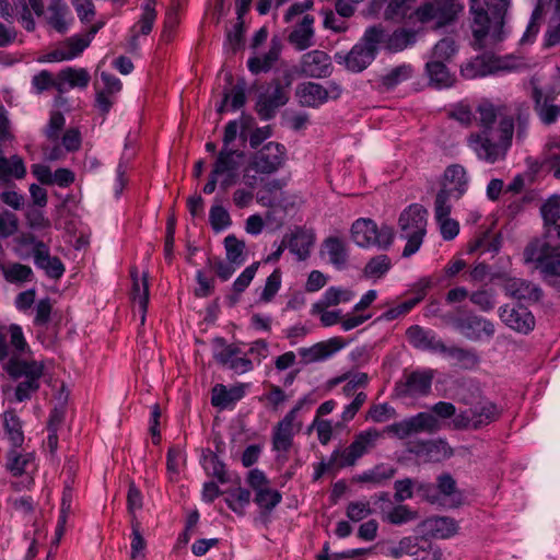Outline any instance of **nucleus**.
<instances>
[{"instance_id":"nucleus-57","label":"nucleus","mask_w":560,"mask_h":560,"mask_svg":"<svg viewBox=\"0 0 560 560\" xmlns=\"http://www.w3.org/2000/svg\"><path fill=\"white\" fill-rule=\"evenodd\" d=\"M395 469L388 465L381 464L376 465L372 469L363 471L359 477L360 482H370L373 485H382L384 481L393 478Z\"/></svg>"},{"instance_id":"nucleus-39","label":"nucleus","mask_w":560,"mask_h":560,"mask_svg":"<svg viewBox=\"0 0 560 560\" xmlns=\"http://www.w3.org/2000/svg\"><path fill=\"white\" fill-rule=\"evenodd\" d=\"M314 241L315 236L312 232L298 230L292 234L288 247L299 260H305L310 256Z\"/></svg>"},{"instance_id":"nucleus-49","label":"nucleus","mask_w":560,"mask_h":560,"mask_svg":"<svg viewBox=\"0 0 560 560\" xmlns=\"http://www.w3.org/2000/svg\"><path fill=\"white\" fill-rule=\"evenodd\" d=\"M201 464L208 475L217 478L221 483L228 481L225 465L214 452L203 451Z\"/></svg>"},{"instance_id":"nucleus-59","label":"nucleus","mask_w":560,"mask_h":560,"mask_svg":"<svg viewBox=\"0 0 560 560\" xmlns=\"http://www.w3.org/2000/svg\"><path fill=\"white\" fill-rule=\"evenodd\" d=\"M440 353L446 354L464 368H471L478 363V355L475 351L459 347H446Z\"/></svg>"},{"instance_id":"nucleus-5","label":"nucleus","mask_w":560,"mask_h":560,"mask_svg":"<svg viewBox=\"0 0 560 560\" xmlns=\"http://www.w3.org/2000/svg\"><path fill=\"white\" fill-rule=\"evenodd\" d=\"M8 332L10 335L12 355L4 366L5 371L12 378L24 376L27 380L39 381L44 373V364L39 361H28L19 358V355L30 350L21 326L12 324L9 326Z\"/></svg>"},{"instance_id":"nucleus-8","label":"nucleus","mask_w":560,"mask_h":560,"mask_svg":"<svg viewBox=\"0 0 560 560\" xmlns=\"http://www.w3.org/2000/svg\"><path fill=\"white\" fill-rule=\"evenodd\" d=\"M525 264H532L545 277H560V247L534 240L524 249Z\"/></svg>"},{"instance_id":"nucleus-34","label":"nucleus","mask_w":560,"mask_h":560,"mask_svg":"<svg viewBox=\"0 0 560 560\" xmlns=\"http://www.w3.org/2000/svg\"><path fill=\"white\" fill-rule=\"evenodd\" d=\"M314 16L304 14L301 22L289 35V42L298 50H305L314 44Z\"/></svg>"},{"instance_id":"nucleus-53","label":"nucleus","mask_w":560,"mask_h":560,"mask_svg":"<svg viewBox=\"0 0 560 560\" xmlns=\"http://www.w3.org/2000/svg\"><path fill=\"white\" fill-rule=\"evenodd\" d=\"M141 10L140 19L131 28H137L139 35L145 36L152 31L156 20L155 0H144Z\"/></svg>"},{"instance_id":"nucleus-62","label":"nucleus","mask_w":560,"mask_h":560,"mask_svg":"<svg viewBox=\"0 0 560 560\" xmlns=\"http://www.w3.org/2000/svg\"><path fill=\"white\" fill-rule=\"evenodd\" d=\"M417 538L404 537L397 546L390 547L387 555L393 558H401L402 556H413L418 552Z\"/></svg>"},{"instance_id":"nucleus-26","label":"nucleus","mask_w":560,"mask_h":560,"mask_svg":"<svg viewBox=\"0 0 560 560\" xmlns=\"http://www.w3.org/2000/svg\"><path fill=\"white\" fill-rule=\"evenodd\" d=\"M534 109L544 125H552L560 117V105L553 103V98L545 95L540 88L535 86L532 91Z\"/></svg>"},{"instance_id":"nucleus-29","label":"nucleus","mask_w":560,"mask_h":560,"mask_svg":"<svg viewBox=\"0 0 560 560\" xmlns=\"http://www.w3.org/2000/svg\"><path fill=\"white\" fill-rule=\"evenodd\" d=\"M28 5L30 3L26 0H12V3L8 0H0V18L11 21L13 12H15L22 26L27 32H32L35 30L36 24Z\"/></svg>"},{"instance_id":"nucleus-43","label":"nucleus","mask_w":560,"mask_h":560,"mask_svg":"<svg viewBox=\"0 0 560 560\" xmlns=\"http://www.w3.org/2000/svg\"><path fill=\"white\" fill-rule=\"evenodd\" d=\"M476 113L478 114L477 120L480 130H497L495 122L500 121L501 116H506L501 113L500 107L489 101H481L476 108Z\"/></svg>"},{"instance_id":"nucleus-22","label":"nucleus","mask_w":560,"mask_h":560,"mask_svg":"<svg viewBox=\"0 0 560 560\" xmlns=\"http://www.w3.org/2000/svg\"><path fill=\"white\" fill-rule=\"evenodd\" d=\"M319 255L324 261L337 270H343L349 262V247L346 241L338 236L325 238L320 246Z\"/></svg>"},{"instance_id":"nucleus-19","label":"nucleus","mask_w":560,"mask_h":560,"mask_svg":"<svg viewBox=\"0 0 560 560\" xmlns=\"http://www.w3.org/2000/svg\"><path fill=\"white\" fill-rule=\"evenodd\" d=\"M455 328L468 340L479 341L494 336V324L479 315H468L454 322Z\"/></svg>"},{"instance_id":"nucleus-36","label":"nucleus","mask_w":560,"mask_h":560,"mask_svg":"<svg viewBox=\"0 0 560 560\" xmlns=\"http://www.w3.org/2000/svg\"><path fill=\"white\" fill-rule=\"evenodd\" d=\"M435 24L434 28L444 27L454 22L464 9L459 0H434Z\"/></svg>"},{"instance_id":"nucleus-41","label":"nucleus","mask_w":560,"mask_h":560,"mask_svg":"<svg viewBox=\"0 0 560 560\" xmlns=\"http://www.w3.org/2000/svg\"><path fill=\"white\" fill-rule=\"evenodd\" d=\"M427 532L439 539H446L457 533V523L451 517H433L423 523Z\"/></svg>"},{"instance_id":"nucleus-21","label":"nucleus","mask_w":560,"mask_h":560,"mask_svg":"<svg viewBox=\"0 0 560 560\" xmlns=\"http://www.w3.org/2000/svg\"><path fill=\"white\" fill-rule=\"evenodd\" d=\"M499 317L511 329L520 334H528L535 327L534 315L524 306L503 305L499 308Z\"/></svg>"},{"instance_id":"nucleus-11","label":"nucleus","mask_w":560,"mask_h":560,"mask_svg":"<svg viewBox=\"0 0 560 560\" xmlns=\"http://www.w3.org/2000/svg\"><path fill=\"white\" fill-rule=\"evenodd\" d=\"M342 94V88L336 81H329L327 86L307 81L296 86L295 95L299 103L306 107H319L328 100H337Z\"/></svg>"},{"instance_id":"nucleus-64","label":"nucleus","mask_w":560,"mask_h":560,"mask_svg":"<svg viewBox=\"0 0 560 560\" xmlns=\"http://www.w3.org/2000/svg\"><path fill=\"white\" fill-rule=\"evenodd\" d=\"M469 299L481 312H491L495 306L494 294L489 290L481 289L474 291L469 295Z\"/></svg>"},{"instance_id":"nucleus-1","label":"nucleus","mask_w":560,"mask_h":560,"mask_svg":"<svg viewBox=\"0 0 560 560\" xmlns=\"http://www.w3.org/2000/svg\"><path fill=\"white\" fill-rule=\"evenodd\" d=\"M511 0H469L472 46L476 49H490L501 43L506 35L504 18Z\"/></svg>"},{"instance_id":"nucleus-45","label":"nucleus","mask_w":560,"mask_h":560,"mask_svg":"<svg viewBox=\"0 0 560 560\" xmlns=\"http://www.w3.org/2000/svg\"><path fill=\"white\" fill-rule=\"evenodd\" d=\"M33 453H21L18 451V447H12L7 454V469L13 476H21L27 472V469L33 464Z\"/></svg>"},{"instance_id":"nucleus-50","label":"nucleus","mask_w":560,"mask_h":560,"mask_svg":"<svg viewBox=\"0 0 560 560\" xmlns=\"http://www.w3.org/2000/svg\"><path fill=\"white\" fill-rule=\"evenodd\" d=\"M4 279L10 283L31 282L34 272L30 266L20 262H10L1 267Z\"/></svg>"},{"instance_id":"nucleus-3","label":"nucleus","mask_w":560,"mask_h":560,"mask_svg":"<svg viewBox=\"0 0 560 560\" xmlns=\"http://www.w3.org/2000/svg\"><path fill=\"white\" fill-rule=\"evenodd\" d=\"M288 160L283 144L270 141L262 145L249 158L243 170L242 182L248 188H256L264 183L265 177L279 172Z\"/></svg>"},{"instance_id":"nucleus-32","label":"nucleus","mask_w":560,"mask_h":560,"mask_svg":"<svg viewBox=\"0 0 560 560\" xmlns=\"http://www.w3.org/2000/svg\"><path fill=\"white\" fill-rule=\"evenodd\" d=\"M500 68L499 61L494 57L482 55L463 65L460 73L464 78L472 80L493 74Z\"/></svg>"},{"instance_id":"nucleus-9","label":"nucleus","mask_w":560,"mask_h":560,"mask_svg":"<svg viewBox=\"0 0 560 560\" xmlns=\"http://www.w3.org/2000/svg\"><path fill=\"white\" fill-rule=\"evenodd\" d=\"M243 158L244 152L236 149L221 148L218 152L211 173L221 182L222 190L238 182Z\"/></svg>"},{"instance_id":"nucleus-54","label":"nucleus","mask_w":560,"mask_h":560,"mask_svg":"<svg viewBox=\"0 0 560 560\" xmlns=\"http://www.w3.org/2000/svg\"><path fill=\"white\" fill-rule=\"evenodd\" d=\"M413 74V68L410 65H399L390 70H388L384 75H382V84L386 89H394L398 84L409 80Z\"/></svg>"},{"instance_id":"nucleus-23","label":"nucleus","mask_w":560,"mask_h":560,"mask_svg":"<svg viewBox=\"0 0 560 560\" xmlns=\"http://www.w3.org/2000/svg\"><path fill=\"white\" fill-rule=\"evenodd\" d=\"M408 342L416 349L422 351L438 352L445 349L444 342L438 338L431 329H425L419 325L410 326L406 331Z\"/></svg>"},{"instance_id":"nucleus-48","label":"nucleus","mask_w":560,"mask_h":560,"mask_svg":"<svg viewBox=\"0 0 560 560\" xmlns=\"http://www.w3.org/2000/svg\"><path fill=\"white\" fill-rule=\"evenodd\" d=\"M132 277V298L135 303L138 304L140 312L142 313L141 322H144L145 312L149 304V284L147 277L143 276L141 279L138 278L136 270L131 271Z\"/></svg>"},{"instance_id":"nucleus-30","label":"nucleus","mask_w":560,"mask_h":560,"mask_svg":"<svg viewBox=\"0 0 560 560\" xmlns=\"http://www.w3.org/2000/svg\"><path fill=\"white\" fill-rule=\"evenodd\" d=\"M245 384H237L232 387L217 384L211 392V404L220 409L233 408L245 396Z\"/></svg>"},{"instance_id":"nucleus-35","label":"nucleus","mask_w":560,"mask_h":560,"mask_svg":"<svg viewBox=\"0 0 560 560\" xmlns=\"http://www.w3.org/2000/svg\"><path fill=\"white\" fill-rule=\"evenodd\" d=\"M411 452L418 456H425L429 460L440 462L450 458L453 455V450L445 440H430L423 441L410 448Z\"/></svg>"},{"instance_id":"nucleus-4","label":"nucleus","mask_w":560,"mask_h":560,"mask_svg":"<svg viewBox=\"0 0 560 560\" xmlns=\"http://www.w3.org/2000/svg\"><path fill=\"white\" fill-rule=\"evenodd\" d=\"M428 211L419 203L407 207L398 218L399 237L406 241L401 256L409 258L421 248L427 235Z\"/></svg>"},{"instance_id":"nucleus-51","label":"nucleus","mask_w":560,"mask_h":560,"mask_svg":"<svg viewBox=\"0 0 560 560\" xmlns=\"http://www.w3.org/2000/svg\"><path fill=\"white\" fill-rule=\"evenodd\" d=\"M246 101L245 95V86L244 84L234 85L230 92L224 93V96L220 104L218 105V113L222 114L228 109L237 110L240 109Z\"/></svg>"},{"instance_id":"nucleus-40","label":"nucleus","mask_w":560,"mask_h":560,"mask_svg":"<svg viewBox=\"0 0 560 560\" xmlns=\"http://www.w3.org/2000/svg\"><path fill=\"white\" fill-rule=\"evenodd\" d=\"M355 296V292L349 288L332 285L325 290L322 298L317 301L316 308L337 306L341 303H348Z\"/></svg>"},{"instance_id":"nucleus-27","label":"nucleus","mask_w":560,"mask_h":560,"mask_svg":"<svg viewBox=\"0 0 560 560\" xmlns=\"http://www.w3.org/2000/svg\"><path fill=\"white\" fill-rule=\"evenodd\" d=\"M91 77L84 68L67 67L59 71L55 79V89L59 93H65L70 89H85L90 83Z\"/></svg>"},{"instance_id":"nucleus-33","label":"nucleus","mask_w":560,"mask_h":560,"mask_svg":"<svg viewBox=\"0 0 560 560\" xmlns=\"http://www.w3.org/2000/svg\"><path fill=\"white\" fill-rule=\"evenodd\" d=\"M90 40L83 37L72 36L63 42L59 47L50 51L46 60L49 62H59L72 60L80 56L89 46Z\"/></svg>"},{"instance_id":"nucleus-44","label":"nucleus","mask_w":560,"mask_h":560,"mask_svg":"<svg viewBox=\"0 0 560 560\" xmlns=\"http://www.w3.org/2000/svg\"><path fill=\"white\" fill-rule=\"evenodd\" d=\"M26 168L23 160L13 155L10 159L0 156V183H9L12 178L21 179L25 176Z\"/></svg>"},{"instance_id":"nucleus-52","label":"nucleus","mask_w":560,"mask_h":560,"mask_svg":"<svg viewBox=\"0 0 560 560\" xmlns=\"http://www.w3.org/2000/svg\"><path fill=\"white\" fill-rule=\"evenodd\" d=\"M415 34L407 30H398L392 34L384 32V38L381 44L385 45L390 51H400L413 43Z\"/></svg>"},{"instance_id":"nucleus-28","label":"nucleus","mask_w":560,"mask_h":560,"mask_svg":"<svg viewBox=\"0 0 560 560\" xmlns=\"http://www.w3.org/2000/svg\"><path fill=\"white\" fill-rule=\"evenodd\" d=\"M503 290L512 299L525 302H536L541 296V290L530 281L521 278H508Z\"/></svg>"},{"instance_id":"nucleus-55","label":"nucleus","mask_w":560,"mask_h":560,"mask_svg":"<svg viewBox=\"0 0 560 560\" xmlns=\"http://www.w3.org/2000/svg\"><path fill=\"white\" fill-rule=\"evenodd\" d=\"M226 259L236 267L245 262V243L234 235L224 238Z\"/></svg>"},{"instance_id":"nucleus-7","label":"nucleus","mask_w":560,"mask_h":560,"mask_svg":"<svg viewBox=\"0 0 560 560\" xmlns=\"http://www.w3.org/2000/svg\"><path fill=\"white\" fill-rule=\"evenodd\" d=\"M384 38V31L381 27H370L365 31L362 39L355 44L342 59L346 68L354 73L366 69L376 57L377 47Z\"/></svg>"},{"instance_id":"nucleus-13","label":"nucleus","mask_w":560,"mask_h":560,"mask_svg":"<svg viewBox=\"0 0 560 560\" xmlns=\"http://www.w3.org/2000/svg\"><path fill=\"white\" fill-rule=\"evenodd\" d=\"M30 7L37 16H44L47 24L58 33H66L73 16L68 5L62 0L49 1L45 10L43 0H28Z\"/></svg>"},{"instance_id":"nucleus-15","label":"nucleus","mask_w":560,"mask_h":560,"mask_svg":"<svg viewBox=\"0 0 560 560\" xmlns=\"http://www.w3.org/2000/svg\"><path fill=\"white\" fill-rule=\"evenodd\" d=\"M303 400H300L282 420H280L272 431V450L287 454L292 444L295 433L301 430V422L296 421L298 412L303 406Z\"/></svg>"},{"instance_id":"nucleus-63","label":"nucleus","mask_w":560,"mask_h":560,"mask_svg":"<svg viewBox=\"0 0 560 560\" xmlns=\"http://www.w3.org/2000/svg\"><path fill=\"white\" fill-rule=\"evenodd\" d=\"M372 514L369 501H352L347 505L346 515L354 523H358Z\"/></svg>"},{"instance_id":"nucleus-14","label":"nucleus","mask_w":560,"mask_h":560,"mask_svg":"<svg viewBox=\"0 0 560 560\" xmlns=\"http://www.w3.org/2000/svg\"><path fill=\"white\" fill-rule=\"evenodd\" d=\"M469 176L466 168L460 164L448 165L441 180V188L435 198L443 197V200L451 202L459 200L468 190Z\"/></svg>"},{"instance_id":"nucleus-31","label":"nucleus","mask_w":560,"mask_h":560,"mask_svg":"<svg viewBox=\"0 0 560 560\" xmlns=\"http://www.w3.org/2000/svg\"><path fill=\"white\" fill-rule=\"evenodd\" d=\"M33 256L35 265L45 270L48 277L58 279L63 275V264L58 257L50 256L48 247L43 242H36Z\"/></svg>"},{"instance_id":"nucleus-10","label":"nucleus","mask_w":560,"mask_h":560,"mask_svg":"<svg viewBox=\"0 0 560 560\" xmlns=\"http://www.w3.org/2000/svg\"><path fill=\"white\" fill-rule=\"evenodd\" d=\"M440 429L441 424L435 416L431 412H419L387 425L383 432L404 440L421 432L433 433Z\"/></svg>"},{"instance_id":"nucleus-37","label":"nucleus","mask_w":560,"mask_h":560,"mask_svg":"<svg viewBox=\"0 0 560 560\" xmlns=\"http://www.w3.org/2000/svg\"><path fill=\"white\" fill-rule=\"evenodd\" d=\"M540 213L547 232L555 231L560 238V195L548 198L540 207Z\"/></svg>"},{"instance_id":"nucleus-61","label":"nucleus","mask_w":560,"mask_h":560,"mask_svg":"<svg viewBox=\"0 0 560 560\" xmlns=\"http://www.w3.org/2000/svg\"><path fill=\"white\" fill-rule=\"evenodd\" d=\"M392 267L390 259L387 255H378L373 257L364 267V276L369 278H381Z\"/></svg>"},{"instance_id":"nucleus-42","label":"nucleus","mask_w":560,"mask_h":560,"mask_svg":"<svg viewBox=\"0 0 560 560\" xmlns=\"http://www.w3.org/2000/svg\"><path fill=\"white\" fill-rule=\"evenodd\" d=\"M471 411L475 420V429L488 424L500 416L499 407L486 398H480L471 406Z\"/></svg>"},{"instance_id":"nucleus-17","label":"nucleus","mask_w":560,"mask_h":560,"mask_svg":"<svg viewBox=\"0 0 560 560\" xmlns=\"http://www.w3.org/2000/svg\"><path fill=\"white\" fill-rule=\"evenodd\" d=\"M219 345L221 348L213 353V358L219 364L236 374H244L254 369L253 361L243 355V351L237 345H228L223 339L219 340Z\"/></svg>"},{"instance_id":"nucleus-6","label":"nucleus","mask_w":560,"mask_h":560,"mask_svg":"<svg viewBox=\"0 0 560 560\" xmlns=\"http://www.w3.org/2000/svg\"><path fill=\"white\" fill-rule=\"evenodd\" d=\"M394 229L387 224L378 226L373 220L360 218L351 226V238L361 248L388 249L394 242Z\"/></svg>"},{"instance_id":"nucleus-20","label":"nucleus","mask_w":560,"mask_h":560,"mask_svg":"<svg viewBox=\"0 0 560 560\" xmlns=\"http://www.w3.org/2000/svg\"><path fill=\"white\" fill-rule=\"evenodd\" d=\"M334 66L330 56L318 49L302 55L299 71L307 78L323 79L332 73Z\"/></svg>"},{"instance_id":"nucleus-38","label":"nucleus","mask_w":560,"mask_h":560,"mask_svg":"<svg viewBox=\"0 0 560 560\" xmlns=\"http://www.w3.org/2000/svg\"><path fill=\"white\" fill-rule=\"evenodd\" d=\"M281 52V45L277 39L271 40L269 50L262 56L252 57L247 61L249 71L254 74L269 71L278 60Z\"/></svg>"},{"instance_id":"nucleus-18","label":"nucleus","mask_w":560,"mask_h":560,"mask_svg":"<svg viewBox=\"0 0 560 560\" xmlns=\"http://www.w3.org/2000/svg\"><path fill=\"white\" fill-rule=\"evenodd\" d=\"M434 373L432 370H417L404 374L396 389L405 397H420L430 393Z\"/></svg>"},{"instance_id":"nucleus-58","label":"nucleus","mask_w":560,"mask_h":560,"mask_svg":"<svg viewBox=\"0 0 560 560\" xmlns=\"http://www.w3.org/2000/svg\"><path fill=\"white\" fill-rule=\"evenodd\" d=\"M432 285V280L429 277H423L419 279L415 284L416 296L407 300L397 305V310L399 311V315H405L409 313L418 303H420L425 294L427 290Z\"/></svg>"},{"instance_id":"nucleus-60","label":"nucleus","mask_w":560,"mask_h":560,"mask_svg":"<svg viewBox=\"0 0 560 560\" xmlns=\"http://www.w3.org/2000/svg\"><path fill=\"white\" fill-rule=\"evenodd\" d=\"M250 492L244 488L232 490L225 499L228 506L235 513L243 515L250 502Z\"/></svg>"},{"instance_id":"nucleus-56","label":"nucleus","mask_w":560,"mask_h":560,"mask_svg":"<svg viewBox=\"0 0 560 560\" xmlns=\"http://www.w3.org/2000/svg\"><path fill=\"white\" fill-rule=\"evenodd\" d=\"M281 493L269 487L256 491L254 498V502L265 513H270L281 502Z\"/></svg>"},{"instance_id":"nucleus-24","label":"nucleus","mask_w":560,"mask_h":560,"mask_svg":"<svg viewBox=\"0 0 560 560\" xmlns=\"http://www.w3.org/2000/svg\"><path fill=\"white\" fill-rule=\"evenodd\" d=\"M452 202H446L443 197L434 200V219L440 228L441 236L444 241L454 240L459 233V223L450 218Z\"/></svg>"},{"instance_id":"nucleus-16","label":"nucleus","mask_w":560,"mask_h":560,"mask_svg":"<svg viewBox=\"0 0 560 560\" xmlns=\"http://www.w3.org/2000/svg\"><path fill=\"white\" fill-rule=\"evenodd\" d=\"M290 82L285 85L280 81L270 83L259 95L256 103V112L260 119L269 120L275 117L278 108L284 106L289 101Z\"/></svg>"},{"instance_id":"nucleus-46","label":"nucleus","mask_w":560,"mask_h":560,"mask_svg":"<svg viewBox=\"0 0 560 560\" xmlns=\"http://www.w3.org/2000/svg\"><path fill=\"white\" fill-rule=\"evenodd\" d=\"M427 73L430 82L439 89L448 88L454 82L452 74L441 60L429 61L427 63Z\"/></svg>"},{"instance_id":"nucleus-25","label":"nucleus","mask_w":560,"mask_h":560,"mask_svg":"<svg viewBox=\"0 0 560 560\" xmlns=\"http://www.w3.org/2000/svg\"><path fill=\"white\" fill-rule=\"evenodd\" d=\"M345 347L341 338L335 337L327 341H322L313 345L312 347L299 348L298 352L305 363H313L324 361Z\"/></svg>"},{"instance_id":"nucleus-47","label":"nucleus","mask_w":560,"mask_h":560,"mask_svg":"<svg viewBox=\"0 0 560 560\" xmlns=\"http://www.w3.org/2000/svg\"><path fill=\"white\" fill-rule=\"evenodd\" d=\"M3 428L13 447H20L24 442L22 422L13 410L3 412Z\"/></svg>"},{"instance_id":"nucleus-2","label":"nucleus","mask_w":560,"mask_h":560,"mask_svg":"<svg viewBox=\"0 0 560 560\" xmlns=\"http://www.w3.org/2000/svg\"><path fill=\"white\" fill-rule=\"evenodd\" d=\"M515 121L513 116H501L497 130H478L467 139V147L479 161L494 164L503 161L512 145Z\"/></svg>"},{"instance_id":"nucleus-12","label":"nucleus","mask_w":560,"mask_h":560,"mask_svg":"<svg viewBox=\"0 0 560 560\" xmlns=\"http://www.w3.org/2000/svg\"><path fill=\"white\" fill-rule=\"evenodd\" d=\"M382 433L375 429L370 428L358 433L351 444L346 448H336L334 451V459L337 456L341 458V466H353L359 458L369 453L376 446L377 441L381 439Z\"/></svg>"}]
</instances>
